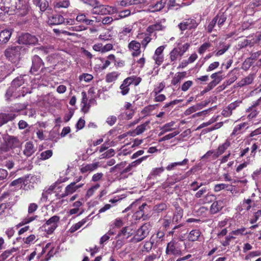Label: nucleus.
<instances>
[{
    "label": "nucleus",
    "instance_id": "nucleus-1",
    "mask_svg": "<svg viewBox=\"0 0 261 261\" xmlns=\"http://www.w3.org/2000/svg\"><path fill=\"white\" fill-rule=\"evenodd\" d=\"M23 83L24 81L22 77L14 79L12 82L11 87H9L6 93L7 99H9L11 97L16 98L20 96L19 88Z\"/></svg>",
    "mask_w": 261,
    "mask_h": 261
},
{
    "label": "nucleus",
    "instance_id": "nucleus-2",
    "mask_svg": "<svg viewBox=\"0 0 261 261\" xmlns=\"http://www.w3.org/2000/svg\"><path fill=\"white\" fill-rule=\"evenodd\" d=\"M151 228V226L149 223H145L135 231V233L132 238L131 241L132 242L137 243L142 241L148 235Z\"/></svg>",
    "mask_w": 261,
    "mask_h": 261
},
{
    "label": "nucleus",
    "instance_id": "nucleus-3",
    "mask_svg": "<svg viewBox=\"0 0 261 261\" xmlns=\"http://www.w3.org/2000/svg\"><path fill=\"white\" fill-rule=\"evenodd\" d=\"M141 81V79L139 77L135 76H131L125 79L122 84L120 87V93L123 95H125L127 94L129 91V86L133 84L135 86H137Z\"/></svg>",
    "mask_w": 261,
    "mask_h": 261
},
{
    "label": "nucleus",
    "instance_id": "nucleus-4",
    "mask_svg": "<svg viewBox=\"0 0 261 261\" xmlns=\"http://www.w3.org/2000/svg\"><path fill=\"white\" fill-rule=\"evenodd\" d=\"M22 51V49L20 46H12L5 50V55L9 61L15 63L20 60Z\"/></svg>",
    "mask_w": 261,
    "mask_h": 261
},
{
    "label": "nucleus",
    "instance_id": "nucleus-5",
    "mask_svg": "<svg viewBox=\"0 0 261 261\" xmlns=\"http://www.w3.org/2000/svg\"><path fill=\"white\" fill-rule=\"evenodd\" d=\"M181 248V245L180 241L173 239L168 243L166 248V253L167 254L179 256L182 254Z\"/></svg>",
    "mask_w": 261,
    "mask_h": 261
},
{
    "label": "nucleus",
    "instance_id": "nucleus-6",
    "mask_svg": "<svg viewBox=\"0 0 261 261\" xmlns=\"http://www.w3.org/2000/svg\"><path fill=\"white\" fill-rule=\"evenodd\" d=\"M208 190L207 188L204 187L198 190L195 194V197L197 198H202L199 200V202L201 204L211 202L215 198L214 195L210 192L206 193Z\"/></svg>",
    "mask_w": 261,
    "mask_h": 261
},
{
    "label": "nucleus",
    "instance_id": "nucleus-7",
    "mask_svg": "<svg viewBox=\"0 0 261 261\" xmlns=\"http://www.w3.org/2000/svg\"><path fill=\"white\" fill-rule=\"evenodd\" d=\"M117 12V10L116 7L106 5L94 7L91 10L92 14L98 15L113 14Z\"/></svg>",
    "mask_w": 261,
    "mask_h": 261
},
{
    "label": "nucleus",
    "instance_id": "nucleus-8",
    "mask_svg": "<svg viewBox=\"0 0 261 261\" xmlns=\"http://www.w3.org/2000/svg\"><path fill=\"white\" fill-rule=\"evenodd\" d=\"M15 5L14 6H12L11 9H13L16 14L19 16H24L28 13L29 9L28 5L24 3L22 0H18L16 1L14 0Z\"/></svg>",
    "mask_w": 261,
    "mask_h": 261
},
{
    "label": "nucleus",
    "instance_id": "nucleus-9",
    "mask_svg": "<svg viewBox=\"0 0 261 261\" xmlns=\"http://www.w3.org/2000/svg\"><path fill=\"white\" fill-rule=\"evenodd\" d=\"M6 143L2 147V152H6L10 149L18 148L20 146V142L19 140L12 136H8L7 137Z\"/></svg>",
    "mask_w": 261,
    "mask_h": 261
},
{
    "label": "nucleus",
    "instance_id": "nucleus-10",
    "mask_svg": "<svg viewBox=\"0 0 261 261\" xmlns=\"http://www.w3.org/2000/svg\"><path fill=\"white\" fill-rule=\"evenodd\" d=\"M59 219V217L57 216H54L49 219L43 225L44 231L48 234L53 233L58 226Z\"/></svg>",
    "mask_w": 261,
    "mask_h": 261
},
{
    "label": "nucleus",
    "instance_id": "nucleus-11",
    "mask_svg": "<svg viewBox=\"0 0 261 261\" xmlns=\"http://www.w3.org/2000/svg\"><path fill=\"white\" fill-rule=\"evenodd\" d=\"M191 172V171H189L184 175H181L180 174H173L167 179L166 182L163 185V188L165 189L170 185H173L175 182H178L184 179H185L190 175Z\"/></svg>",
    "mask_w": 261,
    "mask_h": 261
},
{
    "label": "nucleus",
    "instance_id": "nucleus-12",
    "mask_svg": "<svg viewBox=\"0 0 261 261\" xmlns=\"http://www.w3.org/2000/svg\"><path fill=\"white\" fill-rule=\"evenodd\" d=\"M18 41L19 44L35 45L38 43V40L36 36L25 33L19 37Z\"/></svg>",
    "mask_w": 261,
    "mask_h": 261
},
{
    "label": "nucleus",
    "instance_id": "nucleus-13",
    "mask_svg": "<svg viewBox=\"0 0 261 261\" xmlns=\"http://www.w3.org/2000/svg\"><path fill=\"white\" fill-rule=\"evenodd\" d=\"M83 185L84 184L75 185V182H72L66 187L64 192L60 194V196L61 197H64L71 195L76 192L79 188L82 187Z\"/></svg>",
    "mask_w": 261,
    "mask_h": 261
},
{
    "label": "nucleus",
    "instance_id": "nucleus-14",
    "mask_svg": "<svg viewBox=\"0 0 261 261\" xmlns=\"http://www.w3.org/2000/svg\"><path fill=\"white\" fill-rule=\"evenodd\" d=\"M165 48L164 45L158 47L155 50L154 54L153 56V59L155 62V64L159 66L164 61L163 51Z\"/></svg>",
    "mask_w": 261,
    "mask_h": 261
},
{
    "label": "nucleus",
    "instance_id": "nucleus-15",
    "mask_svg": "<svg viewBox=\"0 0 261 261\" xmlns=\"http://www.w3.org/2000/svg\"><path fill=\"white\" fill-rule=\"evenodd\" d=\"M198 25L196 20L194 19H187L184 20L178 24L179 29L181 31H185L187 29L195 28Z\"/></svg>",
    "mask_w": 261,
    "mask_h": 261
},
{
    "label": "nucleus",
    "instance_id": "nucleus-16",
    "mask_svg": "<svg viewBox=\"0 0 261 261\" xmlns=\"http://www.w3.org/2000/svg\"><path fill=\"white\" fill-rule=\"evenodd\" d=\"M165 1L164 0H161L156 2L155 4H152L149 5L147 9L144 10V11L152 13L158 12L161 10L165 7Z\"/></svg>",
    "mask_w": 261,
    "mask_h": 261
},
{
    "label": "nucleus",
    "instance_id": "nucleus-17",
    "mask_svg": "<svg viewBox=\"0 0 261 261\" xmlns=\"http://www.w3.org/2000/svg\"><path fill=\"white\" fill-rule=\"evenodd\" d=\"M43 65V62L41 59L37 55L34 56L32 59V66L30 72L35 73Z\"/></svg>",
    "mask_w": 261,
    "mask_h": 261
},
{
    "label": "nucleus",
    "instance_id": "nucleus-18",
    "mask_svg": "<svg viewBox=\"0 0 261 261\" xmlns=\"http://www.w3.org/2000/svg\"><path fill=\"white\" fill-rule=\"evenodd\" d=\"M128 47L130 51H133V56H138L141 54V43L136 40H133L129 42Z\"/></svg>",
    "mask_w": 261,
    "mask_h": 261
},
{
    "label": "nucleus",
    "instance_id": "nucleus-19",
    "mask_svg": "<svg viewBox=\"0 0 261 261\" xmlns=\"http://www.w3.org/2000/svg\"><path fill=\"white\" fill-rule=\"evenodd\" d=\"M135 233V230L133 226H129L123 227L120 232L119 233L120 236H123V238L126 239L128 238L129 237L132 235H134Z\"/></svg>",
    "mask_w": 261,
    "mask_h": 261
},
{
    "label": "nucleus",
    "instance_id": "nucleus-20",
    "mask_svg": "<svg viewBox=\"0 0 261 261\" xmlns=\"http://www.w3.org/2000/svg\"><path fill=\"white\" fill-rule=\"evenodd\" d=\"M36 151L33 143L31 142H27L24 147L23 154L27 157L31 156Z\"/></svg>",
    "mask_w": 261,
    "mask_h": 261
},
{
    "label": "nucleus",
    "instance_id": "nucleus-21",
    "mask_svg": "<svg viewBox=\"0 0 261 261\" xmlns=\"http://www.w3.org/2000/svg\"><path fill=\"white\" fill-rule=\"evenodd\" d=\"M248 128L247 123L244 122L236 125L231 134V136H236L244 132Z\"/></svg>",
    "mask_w": 261,
    "mask_h": 261
},
{
    "label": "nucleus",
    "instance_id": "nucleus-22",
    "mask_svg": "<svg viewBox=\"0 0 261 261\" xmlns=\"http://www.w3.org/2000/svg\"><path fill=\"white\" fill-rule=\"evenodd\" d=\"M64 22V17L59 14L54 15L48 20V22L51 25H58Z\"/></svg>",
    "mask_w": 261,
    "mask_h": 261
},
{
    "label": "nucleus",
    "instance_id": "nucleus-23",
    "mask_svg": "<svg viewBox=\"0 0 261 261\" xmlns=\"http://www.w3.org/2000/svg\"><path fill=\"white\" fill-rule=\"evenodd\" d=\"M149 121H146L144 123L138 125L134 130L133 133L136 135H139L144 132L145 130L149 128Z\"/></svg>",
    "mask_w": 261,
    "mask_h": 261
},
{
    "label": "nucleus",
    "instance_id": "nucleus-24",
    "mask_svg": "<svg viewBox=\"0 0 261 261\" xmlns=\"http://www.w3.org/2000/svg\"><path fill=\"white\" fill-rule=\"evenodd\" d=\"M174 121H171L169 123H166L161 127V132L159 135L161 136L168 132L174 130L175 129V127H174Z\"/></svg>",
    "mask_w": 261,
    "mask_h": 261
},
{
    "label": "nucleus",
    "instance_id": "nucleus-25",
    "mask_svg": "<svg viewBox=\"0 0 261 261\" xmlns=\"http://www.w3.org/2000/svg\"><path fill=\"white\" fill-rule=\"evenodd\" d=\"M99 166V162H94L91 164H88L83 167L81 169L82 173H86L87 172H92L96 170Z\"/></svg>",
    "mask_w": 261,
    "mask_h": 261
},
{
    "label": "nucleus",
    "instance_id": "nucleus-26",
    "mask_svg": "<svg viewBox=\"0 0 261 261\" xmlns=\"http://www.w3.org/2000/svg\"><path fill=\"white\" fill-rule=\"evenodd\" d=\"M183 54L180 51V49L177 47L174 48L170 53V59L171 62L176 61L179 58L182 56Z\"/></svg>",
    "mask_w": 261,
    "mask_h": 261
},
{
    "label": "nucleus",
    "instance_id": "nucleus-27",
    "mask_svg": "<svg viewBox=\"0 0 261 261\" xmlns=\"http://www.w3.org/2000/svg\"><path fill=\"white\" fill-rule=\"evenodd\" d=\"M76 20L77 21L81 23H84L87 25H92L94 21L91 19H89L87 18L86 14L80 12L76 17Z\"/></svg>",
    "mask_w": 261,
    "mask_h": 261
},
{
    "label": "nucleus",
    "instance_id": "nucleus-28",
    "mask_svg": "<svg viewBox=\"0 0 261 261\" xmlns=\"http://www.w3.org/2000/svg\"><path fill=\"white\" fill-rule=\"evenodd\" d=\"M12 32L10 30H5L0 33V43H7L11 36Z\"/></svg>",
    "mask_w": 261,
    "mask_h": 261
},
{
    "label": "nucleus",
    "instance_id": "nucleus-29",
    "mask_svg": "<svg viewBox=\"0 0 261 261\" xmlns=\"http://www.w3.org/2000/svg\"><path fill=\"white\" fill-rule=\"evenodd\" d=\"M189 162L188 159H185L181 162L171 163L167 165L166 169L168 171H171L174 170L178 166H182L186 165Z\"/></svg>",
    "mask_w": 261,
    "mask_h": 261
},
{
    "label": "nucleus",
    "instance_id": "nucleus-30",
    "mask_svg": "<svg viewBox=\"0 0 261 261\" xmlns=\"http://www.w3.org/2000/svg\"><path fill=\"white\" fill-rule=\"evenodd\" d=\"M126 165V163L125 162H122L118 164L115 166L112 167L110 170V172L111 173L119 172L121 173V174H122L124 173L123 172V170L125 168V167Z\"/></svg>",
    "mask_w": 261,
    "mask_h": 261
},
{
    "label": "nucleus",
    "instance_id": "nucleus-31",
    "mask_svg": "<svg viewBox=\"0 0 261 261\" xmlns=\"http://www.w3.org/2000/svg\"><path fill=\"white\" fill-rule=\"evenodd\" d=\"M15 115L11 114H0V126L13 120Z\"/></svg>",
    "mask_w": 261,
    "mask_h": 261
},
{
    "label": "nucleus",
    "instance_id": "nucleus-32",
    "mask_svg": "<svg viewBox=\"0 0 261 261\" xmlns=\"http://www.w3.org/2000/svg\"><path fill=\"white\" fill-rule=\"evenodd\" d=\"M146 158H147L146 156H143V157L132 162L130 164H129V165L127 167H126L123 170V172H129L133 167H136L137 166L140 165L142 163V162L144 160H146Z\"/></svg>",
    "mask_w": 261,
    "mask_h": 261
},
{
    "label": "nucleus",
    "instance_id": "nucleus-33",
    "mask_svg": "<svg viewBox=\"0 0 261 261\" xmlns=\"http://www.w3.org/2000/svg\"><path fill=\"white\" fill-rule=\"evenodd\" d=\"M223 207L222 201H217L213 203L211 206L210 211L212 214H216L219 212Z\"/></svg>",
    "mask_w": 261,
    "mask_h": 261
},
{
    "label": "nucleus",
    "instance_id": "nucleus-34",
    "mask_svg": "<svg viewBox=\"0 0 261 261\" xmlns=\"http://www.w3.org/2000/svg\"><path fill=\"white\" fill-rule=\"evenodd\" d=\"M200 234L201 232L199 229H194L190 232L188 238L189 241L194 242L198 240Z\"/></svg>",
    "mask_w": 261,
    "mask_h": 261
},
{
    "label": "nucleus",
    "instance_id": "nucleus-35",
    "mask_svg": "<svg viewBox=\"0 0 261 261\" xmlns=\"http://www.w3.org/2000/svg\"><path fill=\"white\" fill-rule=\"evenodd\" d=\"M230 146V142L228 139L225 140V141L222 144H220L218 148V155L222 154Z\"/></svg>",
    "mask_w": 261,
    "mask_h": 261
},
{
    "label": "nucleus",
    "instance_id": "nucleus-36",
    "mask_svg": "<svg viewBox=\"0 0 261 261\" xmlns=\"http://www.w3.org/2000/svg\"><path fill=\"white\" fill-rule=\"evenodd\" d=\"M88 218H85L82 220L81 221H79V222L76 223V224L73 225L69 229V231L71 233H73L75 232V231L79 229H80L83 225H84L88 221Z\"/></svg>",
    "mask_w": 261,
    "mask_h": 261
},
{
    "label": "nucleus",
    "instance_id": "nucleus-37",
    "mask_svg": "<svg viewBox=\"0 0 261 261\" xmlns=\"http://www.w3.org/2000/svg\"><path fill=\"white\" fill-rule=\"evenodd\" d=\"M82 100L81 102V105H82V110L84 112H87L89 108L90 105L89 103H87V97L86 92H82Z\"/></svg>",
    "mask_w": 261,
    "mask_h": 261
},
{
    "label": "nucleus",
    "instance_id": "nucleus-38",
    "mask_svg": "<svg viewBox=\"0 0 261 261\" xmlns=\"http://www.w3.org/2000/svg\"><path fill=\"white\" fill-rule=\"evenodd\" d=\"M214 18L215 19H216V22L218 28H220L223 24L224 22L226 21L227 17L226 15L224 13H219Z\"/></svg>",
    "mask_w": 261,
    "mask_h": 261
},
{
    "label": "nucleus",
    "instance_id": "nucleus-39",
    "mask_svg": "<svg viewBox=\"0 0 261 261\" xmlns=\"http://www.w3.org/2000/svg\"><path fill=\"white\" fill-rule=\"evenodd\" d=\"M163 28L164 27L160 23H156L149 25L146 31L148 33L151 34L154 31L162 30Z\"/></svg>",
    "mask_w": 261,
    "mask_h": 261
},
{
    "label": "nucleus",
    "instance_id": "nucleus-40",
    "mask_svg": "<svg viewBox=\"0 0 261 261\" xmlns=\"http://www.w3.org/2000/svg\"><path fill=\"white\" fill-rule=\"evenodd\" d=\"M254 79V75L253 74H250L240 82L239 86H244L245 85H249L252 83Z\"/></svg>",
    "mask_w": 261,
    "mask_h": 261
},
{
    "label": "nucleus",
    "instance_id": "nucleus-41",
    "mask_svg": "<svg viewBox=\"0 0 261 261\" xmlns=\"http://www.w3.org/2000/svg\"><path fill=\"white\" fill-rule=\"evenodd\" d=\"M70 5L69 0H63L62 1L57 2L54 3V7L55 8H67Z\"/></svg>",
    "mask_w": 261,
    "mask_h": 261
},
{
    "label": "nucleus",
    "instance_id": "nucleus-42",
    "mask_svg": "<svg viewBox=\"0 0 261 261\" xmlns=\"http://www.w3.org/2000/svg\"><path fill=\"white\" fill-rule=\"evenodd\" d=\"M230 234L233 235V236H243L247 234H251L250 232H246V228L244 227H242L236 230H232L230 233Z\"/></svg>",
    "mask_w": 261,
    "mask_h": 261
},
{
    "label": "nucleus",
    "instance_id": "nucleus-43",
    "mask_svg": "<svg viewBox=\"0 0 261 261\" xmlns=\"http://www.w3.org/2000/svg\"><path fill=\"white\" fill-rule=\"evenodd\" d=\"M16 251V250L14 248L5 250L0 255V260L2 261L5 260Z\"/></svg>",
    "mask_w": 261,
    "mask_h": 261
},
{
    "label": "nucleus",
    "instance_id": "nucleus-44",
    "mask_svg": "<svg viewBox=\"0 0 261 261\" xmlns=\"http://www.w3.org/2000/svg\"><path fill=\"white\" fill-rule=\"evenodd\" d=\"M37 218L38 216L37 215L28 216L22 219V220L18 224V226H21L22 225L30 223L36 219Z\"/></svg>",
    "mask_w": 261,
    "mask_h": 261
},
{
    "label": "nucleus",
    "instance_id": "nucleus-45",
    "mask_svg": "<svg viewBox=\"0 0 261 261\" xmlns=\"http://www.w3.org/2000/svg\"><path fill=\"white\" fill-rule=\"evenodd\" d=\"M184 72H178L173 76L171 84L173 85H176L177 83L180 82L181 79L185 76Z\"/></svg>",
    "mask_w": 261,
    "mask_h": 261
},
{
    "label": "nucleus",
    "instance_id": "nucleus-46",
    "mask_svg": "<svg viewBox=\"0 0 261 261\" xmlns=\"http://www.w3.org/2000/svg\"><path fill=\"white\" fill-rule=\"evenodd\" d=\"M182 210L180 208H177L172 220V222H178L182 217Z\"/></svg>",
    "mask_w": 261,
    "mask_h": 261
},
{
    "label": "nucleus",
    "instance_id": "nucleus-47",
    "mask_svg": "<svg viewBox=\"0 0 261 261\" xmlns=\"http://www.w3.org/2000/svg\"><path fill=\"white\" fill-rule=\"evenodd\" d=\"M231 186L226 185L225 184H217L214 187V191L215 192H219L221 190L226 189L227 190H232Z\"/></svg>",
    "mask_w": 261,
    "mask_h": 261
},
{
    "label": "nucleus",
    "instance_id": "nucleus-48",
    "mask_svg": "<svg viewBox=\"0 0 261 261\" xmlns=\"http://www.w3.org/2000/svg\"><path fill=\"white\" fill-rule=\"evenodd\" d=\"M252 201L250 199H245L241 205V207L240 211H242L243 210L249 211L251 207Z\"/></svg>",
    "mask_w": 261,
    "mask_h": 261
},
{
    "label": "nucleus",
    "instance_id": "nucleus-49",
    "mask_svg": "<svg viewBox=\"0 0 261 261\" xmlns=\"http://www.w3.org/2000/svg\"><path fill=\"white\" fill-rule=\"evenodd\" d=\"M99 187L100 185L98 184H97L95 185L92 186L87 190L86 194V197L87 198H89L90 197H91L93 195L95 191L97 190L99 188Z\"/></svg>",
    "mask_w": 261,
    "mask_h": 261
},
{
    "label": "nucleus",
    "instance_id": "nucleus-50",
    "mask_svg": "<svg viewBox=\"0 0 261 261\" xmlns=\"http://www.w3.org/2000/svg\"><path fill=\"white\" fill-rule=\"evenodd\" d=\"M219 83V79H215L211 82L208 85L205 87V89L203 91V93L207 92L213 88H214Z\"/></svg>",
    "mask_w": 261,
    "mask_h": 261
},
{
    "label": "nucleus",
    "instance_id": "nucleus-51",
    "mask_svg": "<svg viewBox=\"0 0 261 261\" xmlns=\"http://www.w3.org/2000/svg\"><path fill=\"white\" fill-rule=\"evenodd\" d=\"M130 14V11L129 10H125L119 12L118 15L114 16L115 20H119L128 16Z\"/></svg>",
    "mask_w": 261,
    "mask_h": 261
},
{
    "label": "nucleus",
    "instance_id": "nucleus-52",
    "mask_svg": "<svg viewBox=\"0 0 261 261\" xmlns=\"http://www.w3.org/2000/svg\"><path fill=\"white\" fill-rule=\"evenodd\" d=\"M115 60V57L114 55L111 54L107 57V59L103 62L102 66L103 69H105L108 67L111 64V62H114Z\"/></svg>",
    "mask_w": 261,
    "mask_h": 261
},
{
    "label": "nucleus",
    "instance_id": "nucleus-53",
    "mask_svg": "<svg viewBox=\"0 0 261 261\" xmlns=\"http://www.w3.org/2000/svg\"><path fill=\"white\" fill-rule=\"evenodd\" d=\"M119 75L117 72H113L107 75L106 80L108 82H112L115 81Z\"/></svg>",
    "mask_w": 261,
    "mask_h": 261
},
{
    "label": "nucleus",
    "instance_id": "nucleus-54",
    "mask_svg": "<svg viewBox=\"0 0 261 261\" xmlns=\"http://www.w3.org/2000/svg\"><path fill=\"white\" fill-rule=\"evenodd\" d=\"M179 133V132L178 130L174 131L173 133H170L165 136H164L163 138L160 139L159 140L160 142L164 141L166 140H170L172 139V138L174 137L176 135H177Z\"/></svg>",
    "mask_w": 261,
    "mask_h": 261
},
{
    "label": "nucleus",
    "instance_id": "nucleus-55",
    "mask_svg": "<svg viewBox=\"0 0 261 261\" xmlns=\"http://www.w3.org/2000/svg\"><path fill=\"white\" fill-rule=\"evenodd\" d=\"M53 155V151L51 150H47L41 153L40 159L45 160L50 158Z\"/></svg>",
    "mask_w": 261,
    "mask_h": 261
},
{
    "label": "nucleus",
    "instance_id": "nucleus-56",
    "mask_svg": "<svg viewBox=\"0 0 261 261\" xmlns=\"http://www.w3.org/2000/svg\"><path fill=\"white\" fill-rule=\"evenodd\" d=\"M61 187L60 185V184L58 182H55L51 185L47 190L48 193H50L52 191H54L55 192H57L59 191Z\"/></svg>",
    "mask_w": 261,
    "mask_h": 261
},
{
    "label": "nucleus",
    "instance_id": "nucleus-57",
    "mask_svg": "<svg viewBox=\"0 0 261 261\" xmlns=\"http://www.w3.org/2000/svg\"><path fill=\"white\" fill-rule=\"evenodd\" d=\"M61 187L60 185V184L58 182H55L51 185L47 190L48 193H50L52 191H54L55 192H57L59 191Z\"/></svg>",
    "mask_w": 261,
    "mask_h": 261
},
{
    "label": "nucleus",
    "instance_id": "nucleus-58",
    "mask_svg": "<svg viewBox=\"0 0 261 261\" xmlns=\"http://www.w3.org/2000/svg\"><path fill=\"white\" fill-rule=\"evenodd\" d=\"M211 44L208 42L203 43L199 48L198 53L200 54H203L208 48L210 47Z\"/></svg>",
    "mask_w": 261,
    "mask_h": 261
},
{
    "label": "nucleus",
    "instance_id": "nucleus-59",
    "mask_svg": "<svg viewBox=\"0 0 261 261\" xmlns=\"http://www.w3.org/2000/svg\"><path fill=\"white\" fill-rule=\"evenodd\" d=\"M111 35L109 32L101 33L98 36V39L102 41H108L111 39Z\"/></svg>",
    "mask_w": 261,
    "mask_h": 261
},
{
    "label": "nucleus",
    "instance_id": "nucleus-60",
    "mask_svg": "<svg viewBox=\"0 0 261 261\" xmlns=\"http://www.w3.org/2000/svg\"><path fill=\"white\" fill-rule=\"evenodd\" d=\"M251 43V42L250 40L244 39L243 40L239 41L238 43L239 48L241 49L244 48L248 45H250Z\"/></svg>",
    "mask_w": 261,
    "mask_h": 261
},
{
    "label": "nucleus",
    "instance_id": "nucleus-61",
    "mask_svg": "<svg viewBox=\"0 0 261 261\" xmlns=\"http://www.w3.org/2000/svg\"><path fill=\"white\" fill-rule=\"evenodd\" d=\"M216 19H215V18H214L213 20L210 22L209 24L206 28L207 32L208 33L212 32V31L213 30L215 27H216Z\"/></svg>",
    "mask_w": 261,
    "mask_h": 261
},
{
    "label": "nucleus",
    "instance_id": "nucleus-62",
    "mask_svg": "<svg viewBox=\"0 0 261 261\" xmlns=\"http://www.w3.org/2000/svg\"><path fill=\"white\" fill-rule=\"evenodd\" d=\"M152 38L150 37V35H146L144 38L141 41V44L142 46L145 48L147 44L151 41Z\"/></svg>",
    "mask_w": 261,
    "mask_h": 261
},
{
    "label": "nucleus",
    "instance_id": "nucleus-63",
    "mask_svg": "<svg viewBox=\"0 0 261 261\" xmlns=\"http://www.w3.org/2000/svg\"><path fill=\"white\" fill-rule=\"evenodd\" d=\"M261 134V127L256 129L255 130L252 131L249 135V136L252 138L251 139V141L256 140L257 138H254V137L257 136L258 135Z\"/></svg>",
    "mask_w": 261,
    "mask_h": 261
},
{
    "label": "nucleus",
    "instance_id": "nucleus-64",
    "mask_svg": "<svg viewBox=\"0 0 261 261\" xmlns=\"http://www.w3.org/2000/svg\"><path fill=\"white\" fill-rule=\"evenodd\" d=\"M38 206L36 203H31L28 206V214H31L35 212L38 208Z\"/></svg>",
    "mask_w": 261,
    "mask_h": 261
}]
</instances>
